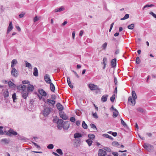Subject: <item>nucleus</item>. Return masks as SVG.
<instances>
[{"label": "nucleus", "mask_w": 156, "mask_h": 156, "mask_svg": "<svg viewBox=\"0 0 156 156\" xmlns=\"http://www.w3.org/2000/svg\"><path fill=\"white\" fill-rule=\"evenodd\" d=\"M65 9L64 8L63 6H61L60 8H57L55 9V12H60L64 10Z\"/></svg>", "instance_id": "21"}, {"label": "nucleus", "mask_w": 156, "mask_h": 156, "mask_svg": "<svg viewBox=\"0 0 156 156\" xmlns=\"http://www.w3.org/2000/svg\"><path fill=\"white\" fill-rule=\"evenodd\" d=\"M34 89V86L30 84H29L27 87V92L32 91Z\"/></svg>", "instance_id": "15"}, {"label": "nucleus", "mask_w": 156, "mask_h": 156, "mask_svg": "<svg viewBox=\"0 0 156 156\" xmlns=\"http://www.w3.org/2000/svg\"><path fill=\"white\" fill-rule=\"evenodd\" d=\"M59 111H62L63 109V107L62 105L60 103H58L56 105Z\"/></svg>", "instance_id": "16"}, {"label": "nucleus", "mask_w": 156, "mask_h": 156, "mask_svg": "<svg viewBox=\"0 0 156 156\" xmlns=\"http://www.w3.org/2000/svg\"><path fill=\"white\" fill-rule=\"evenodd\" d=\"M26 86L24 85H22V87H21V90H22V92H23V91H25V90H26Z\"/></svg>", "instance_id": "49"}, {"label": "nucleus", "mask_w": 156, "mask_h": 156, "mask_svg": "<svg viewBox=\"0 0 156 156\" xmlns=\"http://www.w3.org/2000/svg\"><path fill=\"white\" fill-rule=\"evenodd\" d=\"M154 6V5H153V4L146 5L145 6H144V8L151 7Z\"/></svg>", "instance_id": "48"}, {"label": "nucleus", "mask_w": 156, "mask_h": 156, "mask_svg": "<svg viewBox=\"0 0 156 156\" xmlns=\"http://www.w3.org/2000/svg\"><path fill=\"white\" fill-rule=\"evenodd\" d=\"M82 136V134L79 133H75L74 135V138H80Z\"/></svg>", "instance_id": "25"}, {"label": "nucleus", "mask_w": 156, "mask_h": 156, "mask_svg": "<svg viewBox=\"0 0 156 156\" xmlns=\"http://www.w3.org/2000/svg\"><path fill=\"white\" fill-rule=\"evenodd\" d=\"M136 63L137 64H139L140 63V61L139 57H137L136 59Z\"/></svg>", "instance_id": "41"}, {"label": "nucleus", "mask_w": 156, "mask_h": 156, "mask_svg": "<svg viewBox=\"0 0 156 156\" xmlns=\"http://www.w3.org/2000/svg\"><path fill=\"white\" fill-rule=\"evenodd\" d=\"M107 46V43H105L102 46V48L103 49H105Z\"/></svg>", "instance_id": "44"}, {"label": "nucleus", "mask_w": 156, "mask_h": 156, "mask_svg": "<svg viewBox=\"0 0 156 156\" xmlns=\"http://www.w3.org/2000/svg\"><path fill=\"white\" fill-rule=\"evenodd\" d=\"M0 141L1 142L4 143L5 144H7L9 143L10 142V140L6 138H4L1 140Z\"/></svg>", "instance_id": "22"}, {"label": "nucleus", "mask_w": 156, "mask_h": 156, "mask_svg": "<svg viewBox=\"0 0 156 156\" xmlns=\"http://www.w3.org/2000/svg\"><path fill=\"white\" fill-rule=\"evenodd\" d=\"M112 135L114 136H116L117 135V133L116 132H112Z\"/></svg>", "instance_id": "64"}, {"label": "nucleus", "mask_w": 156, "mask_h": 156, "mask_svg": "<svg viewBox=\"0 0 156 156\" xmlns=\"http://www.w3.org/2000/svg\"><path fill=\"white\" fill-rule=\"evenodd\" d=\"M33 74L35 76H38V71L36 67H35L34 68Z\"/></svg>", "instance_id": "24"}, {"label": "nucleus", "mask_w": 156, "mask_h": 156, "mask_svg": "<svg viewBox=\"0 0 156 156\" xmlns=\"http://www.w3.org/2000/svg\"><path fill=\"white\" fill-rule=\"evenodd\" d=\"M23 84H27L30 83V82L28 80H23L22 82Z\"/></svg>", "instance_id": "53"}, {"label": "nucleus", "mask_w": 156, "mask_h": 156, "mask_svg": "<svg viewBox=\"0 0 156 156\" xmlns=\"http://www.w3.org/2000/svg\"><path fill=\"white\" fill-rule=\"evenodd\" d=\"M13 27L12 21L10 22L9 26L8 27L7 33L8 34L10 31L13 29Z\"/></svg>", "instance_id": "13"}, {"label": "nucleus", "mask_w": 156, "mask_h": 156, "mask_svg": "<svg viewBox=\"0 0 156 156\" xmlns=\"http://www.w3.org/2000/svg\"><path fill=\"white\" fill-rule=\"evenodd\" d=\"M107 154L105 151L103 150L102 149H99L98 151V156H105Z\"/></svg>", "instance_id": "7"}, {"label": "nucleus", "mask_w": 156, "mask_h": 156, "mask_svg": "<svg viewBox=\"0 0 156 156\" xmlns=\"http://www.w3.org/2000/svg\"><path fill=\"white\" fill-rule=\"evenodd\" d=\"M112 145L113 146L117 147H119V143L117 141H114L112 142Z\"/></svg>", "instance_id": "31"}, {"label": "nucleus", "mask_w": 156, "mask_h": 156, "mask_svg": "<svg viewBox=\"0 0 156 156\" xmlns=\"http://www.w3.org/2000/svg\"><path fill=\"white\" fill-rule=\"evenodd\" d=\"M8 84L9 87H12L14 85V83L11 81H9L8 82Z\"/></svg>", "instance_id": "47"}, {"label": "nucleus", "mask_w": 156, "mask_h": 156, "mask_svg": "<svg viewBox=\"0 0 156 156\" xmlns=\"http://www.w3.org/2000/svg\"><path fill=\"white\" fill-rule=\"evenodd\" d=\"M22 87V85L20 84L19 86H17V89L19 90H21V87Z\"/></svg>", "instance_id": "55"}, {"label": "nucleus", "mask_w": 156, "mask_h": 156, "mask_svg": "<svg viewBox=\"0 0 156 156\" xmlns=\"http://www.w3.org/2000/svg\"><path fill=\"white\" fill-rule=\"evenodd\" d=\"M134 24L133 23H132L128 25L127 27V28L129 29L132 30L134 28Z\"/></svg>", "instance_id": "39"}, {"label": "nucleus", "mask_w": 156, "mask_h": 156, "mask_svg": "<svg viewBox=\"0 0 156 156\" xmlns=\"http://www.w3.org/2000/svg\"><path fill=\"white\" fill-rule=\"evenodd\" d=\"M32 143L34 144L35 146L37 148H40V147L39 145H38L37 143L32 142Z\"/></svg>", "instance_id": "57"}, {"label": "nucleus", "mask_w": 156, "mask_h": 156, "mask_svg": "<svg viewBox=\"0 0 156 156\" xmlns=\"http://www.w3.org/2000/svg\"><path fill=\"white\" fill-rule=\"evenodd\" d=\"M22 96L23 98L25 99H26L27 97L28 94V92L27 91H23L21 93Z\"/></svg>", "instance_id": "14"}, {"label": "nucleus", "mask_w": 156, "mask_h": 156, "mask_svg": "<svg viewBox=\"0 0 156 156\" xmlns=\"http://www.w3.org/2000/svg\"><path fill=\"white\" fill-rule=\"evenodd\" d=\"M93 115L94 117L95 118H98V116L97 115L96 112H95L93 114Z\"/></svg>", "instance_id": "59"}, {"label": "nucleus", "mask_w": 156, "mask_h": 156, "mask_svg": "<svg viewBox=\"0 0 156 156\" xmlns=\"http://www.w3.org/2000/svg\"><path fill=\"white\" fill-rule=\"evenodd\" d=\"M51 98L52 100H54L56 98V96L55 94H52L51 96Z\"/></svg>", "instance_id": "51"}, {"label": "nucleus", "mask_w": 156, "mask_h": 156, "mask_svg": "<svg viewBox=\"0 0 156 156\" xmlns=\"http://www.w3.org/2000/svg\"><path fill=\"white\" fill-rule=\"evenodd\" d=\"M108 97V95L107 94L103 95L101 98V101L104 102L106 101L107 100Z\"/></svg>", "instance_id": "20"}, {"label": "nucleus", "mask_w": 156, "mask_h": 156, "mask_svg": "<svg viewBox=\"0 0 156 156\" xmlns=\"http://www.w3.org/2000/svg\"><path fill=\"white\" fill-rule=\"evenodd\" d=\"M143 146L148 151H150L153 150L154 147L151 144H149L148 143H144Z\"/></svg>", "instance_id": "1"}, {"label": "nucleus", "mask_w": 156, "mask_h": 156, "mask_svg": "<svg viewBox=\"0 0 156 156\" xmlns=\"http://www.w3.org/2000/svg\"><path fill=\"white\" fill-rule=\"evenodd\" d=\"M88 136L90 140H93L95 138V136L93 134H89L88 135Z\"/></svg>", "instance_id": "34"}, {"label": "nucleus", "mask_w": 156, "mask_h": 156, "mask_svg": "<svg viewBox=\"0 0 156 156\" xmlns=\"http://www.w3.org/2000/svg\"><path fill=\"white\" fill-rule=\"evenodd\" d=\"M63 122V120L62 119H58L57 121V127L59 129L61 130L62 129L64 123Z\"/></svg>", "instance_id": "4"}, {"label": "nucleus", "mask_w": 156, "mask_h": 156, "mask_svg": "<svg viewBox=\"0 0 156 156\" xmlns=\"http://www.w3.org/2000/svg\"><path fill=\"white\" fill-rule=\"evenodd\" d=\"M16 94L15 93H14L12 95V98L13 100V101L14 102H16L15 100H17V98H16Z\"/></svg>", "instance_id": "36"}, {"label": "nucleus", "mask_w": 156, "mask_h": 156, "mask_svg": "<svg viewBox=\"0 0 156 156\" xmlns=\"http://www.w3.org/2000/svg\"><path fill=\"white\" fill-rule=\"evenodd\" d=\"M103 136L105 137L108 138L112 140H113V138L111 136H109L107 134H103Z\"/></svg>", "instance_id": "32"}, {"label": "nucleus", "mask_w": 156, "mask_h": 156, "mask_svg": "<svg viewBox=\"0 0 156 156\" xmlns=\"http://www.w3.org/2000/svg\"><path fill=\"white\" fill-rule=\"evenodd\" d=\"M76 124L77 126H79L80 124V121L79 120H78L76 122Z\"/></svg>", "instance_id": "62"}, {"label": "nucleus", "mask_w": 156, "mask_h": 156, "mask_svg": "<svg viewBox=\"0 0 156 156\" xmlns=\"http://www.w3.org/2000/svg\"><path fill=\"white\" fill-rule=\"evenodd\" d=\"M56 151L57 153L59 154L60 155H62L63 154V153L62 151V150L60 149H58L56 150Z\"/></svg>", "instance_id": "37"}, {"label": "nucleus", "mask_w": 156, "mask_h": 156, "mask_svg": "<svg viewBox=\"0 0 156 156\" xmlns=\"http://www.w3.org/2000/svg\"><path fill=\"white\" fill-rule=\"evenodd\" d=\"M51 108H46L44 109L43 114L44 116H47L51 112Z\"/></svg>", "instance_id": "3"}, {"label": "nucleus", "mask_w": 156, "mask_h": 156, "mask_svg": "<svg viewBox=\"0 0 156 156\" xmlns=\"http://www.w3.org/2000/svg\"><path fill=\"white\" fill-rule=\"evenodd\" d=\"M82 127L84 129H87V126L85 123L84 121H83L82 122Z\"/></svg>", "instance_id": "35"}, {"label": "nucleus", "mask_w": 156, "mask_h": 156, "mask_svg": "<svg viewBox=\"0 0 156 156\" xmlns=\"http://www.w3.org/2000/svg\"><path fill=\"white\" fill-rule=\"evenodd\" d=\"M119 112L116 109H115V112H113L112 116L114 118L117 117L118 115Z\"/></svg>", "instance_id": "28"}, {"label": "nucleus", "mask_w": 156, "mask_h": 156, "mask_svg": "<svg viewBox=\"0 0 156 156\" xmlns=\"http://www.w3.org/2000/svg\"><path fill=\"white\" fill-rule=\"evenodd\" d=\"M115 97V94H113L112 95V96L110 98V100L112 102H114Z\"/></svg>", "instance_id": "40"}, {"label": "nucleus", "mask_w": 156, "mask_h": 156, "mask_svg": "<svg viewBox=\"0 0 156 156\" xmlns=\"http://www.w3.org/2000/svg\"><path fill=\"white\" fill-rule=\"evenodd\" d=\"M60 117L64 120H66L68 119V117L66 114H64L62 112L59 113Z\"/></svg>", "instance_id": "17"}, {"label": "nucleus", "mask_w": 156, "mask_h": 156, "mask_svg": "<svg viewBox=\"0 0 156 156\" xmlns=\"http://www.w3.org/2000/svg\"><path fill=\"white\" fill-rule=\"evenodd\" d=\"M54 147V145L52 144H50L47 146V148L48 149H52Z\"/></svg>", "instance_id": "45"}, {"label": "nucleus", "mask_w": 156, "mask_h": 156, "mask_svg": "<svg viewBox=\"0 0 156 156\" xmlns=\"http://www.w3.org/2000/svg\"><path fill=\"white\" fill-rule=\"evenodd\" d=\"M129 17V14H126L121 19V20H124L128 18Z\"/></svg>", "instance_id": "38"}, {"label": "nucleus", "mask_w": 156, "mask_h": 156, "mask_svg": "<svg viewBox=\"0 0 156 156\" xmlns=\"http://www.w3.org/2000/svg\"><path fill=\"white\" fill-rule=\"evenodd\" d=\"M128 101L129 103H131L130 105L134 106L136 104L135 100L132 98V97L130 96L129 97Z\"/></svg>", "instance_id": "9"}, {"label": "nucleus", "mask_w": 156, "mask_h": 156, "mask_svg": "<svg viewBox=\"0 0 156 156\" xmlns=\"http://www.w3.org/2000/svg\"><path fill=\"white\" fill-rule=\"evenodd\" d=\"M11 73V75L15 77H17L18 75V72L15 68H12Z\"/></svg>", "instance_id": "5"}, {"label": "nucleus", "mask_w": 156, "mask_h": 156, "mask_svg": "<svg viewBox=\"0 0 156 156\" xmlns=\"http://www.w3.org/2000/svg\"><path fill=\"white\" fill-rule=\"evenodd\" d=\"M46 103L50 105L54 106L55 103V101L51 99H48L46 101Z\"/></svg>", "instance_id": "11"}, {"label": "nucleus", "mask_w": 156, "mask_h": 156, "mask_svg": "<svg viewBox=\"0 0 156 156\" xmlns=\"http://www.w3.org/2000/svg\"><path fill=\"white\" fill-rule=\"evenodd\" d=\"M90 126L91 127V128H93V129H95L96 130L97 129V128H96V126L94 124L91 123V124H90Z\"/></svg>", "instance_id": "43"}, {"label": "nucleus", "mask_w": 156, "mask_h": 156, "mask_svg": "<svg viewBox=\"0 0 156 156\" xmlns=\"http://www.w3.org/2000/svg\"><path fill=\"white\" fill-rule=\"evenodd\" d=\"M17 63V61L16 59H13L11 62V67L14 68V65Z\"/></svg>", "instance_id": "27"}, {"label": "nucleus", "mask_w": 156, "mask_h": 156, "mask_svg": "<svg viewBox=\"0 0 156 156\" xmlns=\"http://www.w3.org/2000/svg\"><path fill=\"white\" fill-rule=\"evenodd\" d=\"M3 128V127L2 126H0V134L1 135L3 134V132L2 130V129Z\"/></svg>", "instance_id": "54"}, {"label": "nucleus", "mask_w": 156, "mask_h": 156, "mask_svg": "<svg viewBox=\"0 0 156 156\" xmlns=\"http://www.w3.org/2000/svg\"><path fill=\"white\" fill-rule=\"evenodd\" d=\"M44 79L45 81L47 83H50L51 82V80L50 78L49 75L48 74L45 75L44 76Z\"/></svg>", "instance_id": "8"}, {"label": "nucleus", "mask_w": 156, "mask_h": 156, "mask_svg": "<svg viewBox=\"0 0 156 156\" xmlns=\"http://www.w3.org/2000/svg\"><path fill=\"white\" fill-rule=\"evenodd\" d=\"M49 84H50V87L51 90L52 92H54L55 90V87L54 85L51 83V82Z\"/></svg>", "instance_id": "23"}, {"label": "nucleus", "mask_w": 156, "mask_h": 156, "mask_svg": "<svg viewBox=\"0 0 156 156\" xmlns=\"http://www.w3.org/2000/svg\"><path fill=\"white\" fill-rule=\"evenodd\" d=\"M38 19L37 18V16L35 17H34V22H36L37 21H38Z\"/></svg>", "instance_id": "63"}, {"label": "nucleus", "mask_w": 156, "mask_h": 156, "mask_svg": "<svg viewBox=\"0 0 156 156\" xmlns=\"http://www.w3.org/2000/svg\"><path fill=\"white\" fill-rule=\"evenodd\" d=\"M137 110L138 111L141 113H143L144 112V109L140 107L138 108Z\"/></svg>", "instance_id": "46"}, {"label": "nucleus", "mask_w": 156, "mask_h": 156, "mask_svg": "<svg viewBox=\"0 0 156 156\" xmlns=\"http://www.w3.org/2000/svg\"><path fill=\"white\" fill-rule=\"evenodd\" d=\"M70 120L72 122H74L75 121V119L74 117H71L70 118Z\"/></svg>", "instance_id": "52"}, {"label": "nucleus", "mask_w": 156, "mask_h": 156, "mask_svg": "<svg viewBox=\"0 0 156 156\" xmlns=\"http://www.w3.org/2000/svg\"><path fill=\"white\" fill-rule=\"evenodd\" d=\"M86 142L87 143L89 146H90L93 143V141L90 139H88L86 140Z\"/></svg>", "instance_id": "33"}, {"label": "nucleus", "mask_w": 156, "mask_h": 156, "mask_svg": "<svg viewBox=\"0 0 156 156\" xmlns=\"http://www.w3.org/2000/svg\"><path fill=\"white\" fill-rule=\"evenodd\" d=\"M112 153V154L114 156H118L119 154L117 152H113Z\"/></svg>", "instance_id": "60"}, {"label": "nucleus", "mask_w": 156, "mask_h": 156, "mask_svg": "<svg viewBox=\"0 0 156 156\" xmlns=\"http://www.w3.org/2000/svg\"><path fill=\"white\" fill-rule=\"evenodd\" d=\"M67 81L68 83V85L69 86V87L71 88H73V86L71 82L70 81V79L69 77L67 78Z\"/></svg>", "instance_id": "26"}, {"label": "nucleus", "mask_w": 156, "mask_h": 156, "mask_svg": "<svg viewBox=\"0 0 156 156\" xmlns=\"http://www.w3.org/2000/svg\"><path fill=\"white\" fill-rule=\"evenodd\" d=\"M149 14L153 16L154 18H156V14H154L152 12H150L149 13Z\"/></svg>", "instance_id": "50"}, {"label": "nucleus", "mask_w": 156, "mask_h": 156, "mask_svg": "<svg viewBox=\"0 0 156 156\" xmlns=\"http://www.w3.org/2000/svg\"><path fill=\"white\" fill-rule=\"evenodd\" d=\"M38 91L40 94L41 96L44 97L46 96L47 94V93L43 89H40L38 90Z\"/></svg>", "instance_id": "12"}, {"label": "nucleus", "mask_w": 156, "mask_h": 156, "mask_svg": "<svg viewBox=\"0 0 156 156\" xmlns=\"http://www.w3.org/2000/svg\"><path fill=\"white\" fill-rule=\"evenodd\" d=\"M18 139L20 140H23L24 139L23 137L19 134L18 135Z\"/></svg>", "instance_id": "58"}, {"label": "nucleus", "mask_w": 156, "mask_h": 156, "mask_svg": "<svg viewBox=\"0 0 156 156\" xmlns=\"http://www.w3.org/2000/svg\"><path fill=\"white\" fill-rule=\"evenodd\" d=\"M3 94L4 98H8L9 96V93L8 90H4L3 93Z\"/></svg>", "instance_id": "18"}, {"label": "nucleus", "mask_w": 156, "mask_h": 156, "mask_svg": "<svg viewBox=\"0 0 156 156\" xmlns=\"http://www.w3.org/2000/svg\"><path fill=\"white\" fill-rule=\"evenodd\" d=\"M121 123L122 125L124 126H127V125L126 124L125 122L123 120V119L121 118Z\"/></svg>", "instance_id": "42"}, {"label": "nucleus", "mask_w": 156, "mask_h": 156, "mask_svg": "<svg viewBox=\"0 0 156 156\" xmlns=\"http://www.w3.org/2000/svg\"><path fill=\"white\" fill-rule=\"evenodd\" d=\"M25 14V13L22 12L21 14L19 15V16L20 18H21L23 17L24 15Z\"/></svg>", "instance_id": "56"}, {"label": "nucleus", "mask_w": 156, "mask_h": 156, "mask_svg": "<svg viewBox=\"0 0 156 156\" xmlns=\"http://www.w3.org/2000/svg\"><path fill=\"white\" fill-rule=\"evenodd\" d=\"M116 64V59L114 58L111 61V65L112 67H115Z\"/></svg>", "instance_id": "19"}, {"label": "nucleus", "mask_w": 156, "mask_h": 156, "mask_svg": "<svg viewBox=\"0 0 156 156\" xmlns=\"http://www.w3.org/2000/svg\"><path fill=\"white\" fill-rule=\"evenodd\" d=\"M119 52V50L118 49H116V50L115 51V55H117L118 54Z\"/></svg>", "instance_id": "61"}, {"label": "nucleus", "mask_w": 156, "mask_h": 156, "mask_svg": "<svg viewBox=\"0 0 156 156\" xmlns=\"http://www.w3.org/2000/svg\"><path fill=\"white\" fill-rule=\"evenodd\" d=\"M25 62L26 67H28L29 69L32 68L31 65L30 63L28 62L27 61H25Z\"/></svg>", "instance_id": "29"}, {"label": "nucleus", "mask_w": 156, "mask_h": 156, "mask_svg": "<svg viewBox=\"0 0 156 156\" xmlns=\"http://www.w3.org/2000/svg\"><path fill=\"white\" fill-rule=\"evenodd\" d=\"M6 134L9 136H11L12 135L16 136L18 134L17 133L14 131L12 129H10L6 132Z\"/></svg>", "instance_id": "2"}, {"label": "nucleus", "mask_w": 156, "mask_h": 156, "mask_svg": "<svg viewBox=\"0 0 156 156\" xmlns=\"http://www.w3.org/2000/svg\"><path fill=\"white\" fill-rule=\"evenodd\" d=\"M88 86L90 89L92 90H99V89H98V86L94 84H90Z\"/></svg>", "instance_id": "6"}, {"label": "nucleus", "mask_w": 156, "mask_h": 156, "mask_svg": "<svg viewBox=\"0 0 156 156\" xmlns=\"http://www.w3.org/2000/svg\"><path fill=\"white\" fill-rule=\"evenodd\" d=\"M69 121H66L64 123L62 127L64 129L67 130L69 128Z\"/></svg>", "instance_id": "10"}, {"label": "nucleus", "mask_w": 156, "mask_h": 156, "mask_svg": "<svg viewBox=\"0 0 156 156\" xmlns=\"http://www.w3.org/2000/svg\"><path fill=\"white\" fill-rule=\"evenodd\" d=\"M132 98L136 100L137 98V96L136 92L134 91H132Z\"/></svg>", "instance_id": "30"}]
</instances>
